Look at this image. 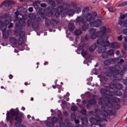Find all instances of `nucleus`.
<instances>
[{"label":"nucleus","mask_w":127,"mask_h":127,"mask_svg":"<svg viewBox=\"0 0 127 127\" xmlns=\"http://www.w3.org/2000/svg\"><path fill=\"white\" fill-rule=\"evenodd\" d=\"M109 69L110 71L107 72L106 75L108 77L113 76L114 83H111L109 85V86H105V89H102L101 90V94L104 96V99L107 100L108 103H106L107 102L104 100L100 99L99 104L103 106L101 108L102 111H100V109H97L95 110V112H94V111L89 112L90 115L95 117V119L91 118L90 122L91 124H94L95 122H97V124H95L96 126H100L102 122L107 121L109 116L115 115V112L111 109L112 108L118 109L116 106H114V105L120 103L121 100L114 96H122V93L120 90L115 92L113 90L111 91V90H114V89L122 90L123 89V85L118 83V82L119 80L123 79L122 76L125 75V72L127 70V64L124 66L123 69L121 71V66L118 65L113 67H110Z\"/></svg>","instance_id":"obj_1"},{"label":"nucleus","mask_w":127,"mask_h":127,"mask_svg":"<svg viewBox=\"0 0 127 127\" xmlns=\"http://www.w3.org/2000/svg\"><path fill=\"white\" fill-rule=\"evenodd\" d=\"M69 7H71L70 5H59L57 9L53 8L50 12L49 8H46L45 9L39 8V12L43 18H45L46 15L47 16H56L57 17L61 15L62 17H65L67 14L68 16H73L74 12H76V13L81 12V8L79 7H75V11L69 9Z\"/></svg>","instance_id":"obj_2"},{"label":"nucleus","mask_w":127,"mask_h":127,"mask_svg":"<svg viewBox=\"0 0 127 127\" xmlns=\"http://www.w3.org/2000/svg\"><path fill=\"white\" fill-rule=\"evenodd\" d=\"M111 31V29L109 28H106V27H102L100 28V31L98 32H96V29H91L89 33L90 36L86 35L84 38L85 40H89L90 38L91 39H95L98 37V34H101V37H102L103 39V47L102 48H98V53H105L107 51V46H109L111 48H113L114 49H118L121 47V44L119 43H112L111 44L110 43V42L108 41V38H109V36L105 35L106 33H108V32H110Z\"/></svg>","instance_id":"obj_3"},{"label":"nucleus","mask_w":127,"mask_h":127,"mask_svg":"<svg viewBox=\"0 0 127 127\" xmlns=\"http://www.w3.org/2000/svg\"><path fill=\"white\" fill-rule=\"evenodd\" d=\"M96 16L97 13L94 12L92 13V16L90 15H88L86 18L87 20H84L83 18L81 17H77L76 19V21L78 23H86V22L89 21L90 27H99V26H101L102 25V21L100 19L95 20V18Z\"/></svg>","instance_id":"obj_4"},{"label":"nucleus","mask_w":127,"mask_h":127,"mask_svg":"<svg viewBox=\"0 0 127 127\" xmlns=\"http://www.w3.org/2000/svg\"><path fill=\"white\" fill-rule=\"evenodd\" d=\"M23 117V114L19 112L18 108H16V109H11L9 110V111H7L6 121H9V122H10L11 123V121L15 118L16 122L21 123L22 122V120L21 118H22Z\"/></svg>","instance_id":"obj_5"},{"label":"nucleus","mask_w":127,"mask_h":127,"mask_svg":"<svg viewBox=\"0 0 127 127\" xmlns=\"http://www.w3.org/2000/svg\"><path fill=\"white\" fill-rule=\"evenodd\" d=\"M1 18L3 19L4 23L1 21H0V29L2 32L3 38H7L9 36V33L6 32V28H7L6 25L9 24V22L12 21V19H11V17L8 14H6L4 16H2Z\"/></svg>","instance_id":"obj_6"},{"label":"nucleus","mask_w":127,"mask_h":127,"mask_svg":"<svg viewBox=\"0 0 127 127\" xmlns=\"http://www.w3.org/2000/svg\"><path fill=\"white\" fill-rule=\"evenodd\" d=\"M20 13H22V12L19 13V9L17 10V11L15 12L16 19L14 20V22L15 23L16 29H21L22 27H24L26 25L25 20L23 19V16Z\"/></svg>","instance_id":"obj_7"},{"label":"nucleus","mask_w":127,"mask_h":127,"mask_svg":"<svg viewBox=\"0 0 127 127\" xmlns=\"http://www.w3.org/2000/svg\"><path fill=\"white\" fill-rule=\"evenodd\" d=\"M98 36L97 37H99V38L97 40V43H96L94 46H91L89 48V51L91 52H94V51L96 50V47H99V46H101V47H99V48H102L104 47V40L103 39V37L101 36L102 34H97Z\"/></svg>","instance_id":"obj_8"},{"label":"nucleus","mask_w":127,"mask_h":127,"mask_svg":"<svg viewBox=\"0 0 127 127\" xmlns=\"http://www.w3.org/2000/svg\"><path fill=\"white\" fill-rule=\"evenodd\" d=\"M122 57H119L115 59H112L108 60H105L104 62V65L106 66H109V65H111V64H113L114 63H118L119 65H121L122 63H124V61L123 59H121Z\"/></svg>","instance_id":"obj_9"},{"label":"nucleus","mask_w":127,"mask_h":127,"mask_svg":"<svg viewBox=\"0 0 127 127\" xmlns=\"http://www.w3.org/2000/svg\"><path fill=\"white\" fill-rule=\"evenodd\" d=\"M45 23L46 26H49L51 24L55 28H57L59 24H60V20L59 19L55 20L54 19L49 20L48 18H46Z\"/></svg>","instance_id":"obj_10"},{"label":"nucleus","mask_w":127,"mask_h":127,"mask_svg":"<svg viewBox=\"0 0 127 127\" xmlns=\"http://www.w3.org/2000/svg\"><path fill=\"white\" fill-rule=\"evenodd\" d=\"M89 12V7H85L82 11V16H78L77 17H81L83 20H87V17H88V15H90V16H93V13H90Z\"/></svg>","instance_id":"obj_11"},{"label":"nucleus","mask_w":127,"mask_h":127,"mask_svg":"<svg viewBox=\"0 0 127 127\" xmlns=\"http://www.w3.org/2000/svg\"><path fill=\"white\" fill-rule=\"evenodd\" d=\"M127 13L121 14L119 18V24H120V25H123V26L125 27H127V20H125V21H124V19H125V18H127Z\"/></svg>","instance_id":"obj_12"},{"label":"nucleus","mask_w":127,"mask_h":127,"mask_svg":"<svg viewBox=\"0 0 127 127\" xmlns=\"http://www.w3.org/2000/svg\"><path fill=\"white\" fill-rule=\"evenodd\" d=\"M51 113H52V116H56V115H58V117L59 121H60V122H62V120L63 119V117L62 116V113H61V111H60V110H51Z\"/></svg>","instance_id":"obj_13"},{"label":"nucleus","mask_w":127,"mask_h":127,"mask_svg":"<svg viewBox=\"0 0 127 127\" xmlns=\"http://www.w3.org/2000/svg\"><path fill=\"white\" fill-rule=\"evenodd\" d=\"M83 104L85 105L86 104H87L86 107L87 109H91L92 106H93V105H95L97 102L95 100L93 99V100H88V101H83L82 102Z\"/></svg>","instance_id":"obj_14"},{"label":"nucleus","mask_w":127,"mask_h":127,"mask_svg":"<svg viewBox=\"0 0 127 127\" xmlns=\"http://www.w3.org/2000/svg\"><path fill=\"white\" fill-rule=\"evenodd\" d=\"M19 34L21 38H19L18 39V43L19 45H21V44H23V37L25 36V32L24 31H20L19 32Z\"/></svg>","instance_id":"obj_15"},{"label":"nucleus","mask_w":127,"mask_h":127,"mask_svg":"<svg viewBox=\"0 0 127 127\" xmlns=\"http://www.w3.org/2000/svg\"><path fill=\"white\" fill-rule=\"evenodd\" d=\"M114 52L113 50H110L107 52V53H104L102 55V58L104 59H107L109 56H112V55H114Z\"/></svg>","instance_id":"obj_16"},{"label":"nucleus","mask_w":127,"mask_h":127,"mask_svg":"<svg viewBox=\"0 0 127 127\" xmlns=\"http://www.w3.org/2000/svg\"><path fill=\"white\" fill-rule=\"evenodd\" d=\"M49 3L52 7H55L56 3H58V4L62 3V0H56L55 1L51 0L49 1Z\"/></svg>","instance_id":"obj_17"},{"label":"nucleus","mask_w":127,"mask_h":127,"mask_svg":"<svg viewBox=\"0 0 127 127\" xmlns=\"http://www.w3.org/2000/svg\"><path fill=\"white\" fill-rule=\"evenodd\" d=\"M15 2L11 0H6L4 2L2 3V5L7 7L9 6L11 4H14Z\"/></svg>","instance_id":"obj_18"},{"label":"nucleus","mask_w":127,"mask_h":127,"mask_svg":"<svg viewBox=\"0 0 127 127\" xmlns=\"http://www.w3.org/2000/svg\"><path fill=\"white\" fill-rule=\"evenodd\" d=\"M82 122V126L83 127H86L88 125V119L86 117H83L81 119Z\"/></svg>","instance_id":"obj_19"},{"label":"nucleus","mask_w":127,"mask_h":127,"mask_svg":"<svg viewBox=\"0 0 127 127\" xmlns=\"http://www.w3.org/2000/svg\"><path fill=\"white\" fill-rule=\"evenodd\" d=\"M10 40V42L12 44H16L17 43V40H16L15 39V38L14 37H11L9 39Z\"/></svg>","instance_id":"obj_20"},{"label":"nucleus","mask_w":127,"mask_h":127,"mask_svg":"<svg viewBox=\"0 0 127 127\" xmlns=\"http://www.w3.org/2000/svg\"><path fill=\"white\" fill-rule=\"evenodd\" d=\"M32 26L33 28L34 29H35V27L33 26V24H32V21L31 20H28L27 22V27H30L31 26Z\"/></svg>","instance_id":"obj_21"},{"label":"nucleus","mask_w":127,"mask_h":127,"mask_svg":"<svg viewBox=\"0 0 127 127\" xmlns=\"http://www.w3.org/2000/svg\"><path fill=\"white\" fill-rule=\"evenodd\" d=\"M91 28V26H90V24L88 25L84 24L82 27V30L83 31H85V30H87V29Z\"/></svg>","instance_id":"obj_22"},{"label":"nucleus","mask_w":127,"mask_h":127,"mask_svg":"<svg viewBox=\"0 0 127 127\" xmlns=\"http://www.w3.org/2000/svg\"><path fill=\"white\" fill-rule=\"evenodd\" d=\"M84 48H85V46L84 45H83V46H79L78 47V51H76L77 54H80L81 53V50H83V49H84Z\"/></svg>","instance_id":"obj_23"},{"label":"nucleus","mask_w":127,"mask_h":127,"mask_svg":"<svg viewBox=\"0 0 127 127\" xmlns=\"http://www.w3.org/2000/svg\"><path fill=\"white\" fill-rule=\"evenodd\" d=\"M68 29L70 31H73L74 29H75V26H74V24L70 23L68 24Z\"/></svg>","instance_id":"obj_24"},{"label":"nucleus","mask_w":127,"mask_h":127,"mask_svg":"<svg viewBox=\"0 0 127 127\" xmlns=\"http://www.w3.org/2000/svg\"><path fill=\"white\" fill-rule=\"evenodd\" d=\"M98 78H100V81L101 83L103 82V81H107V78L105 77V76L102 75H98Z\"/></svg>","instance_id":"obj_25"},{"label":"nucleus","mask_w":127,"mask_h":127,"mask_svg":"<svg viewBox=\"0 0 127 127\" xmlns=\"http://www.w3.org/2000/svg\"><path fill=\"white\" fill-rule=\"evenodd\" d=\"M74 33L75 35L79 36V35H81V34H82V31L80 29H76Z\"/></svg>","instance_id":"obj_26"},{"label":"nucleus","mask_w":127,"mask_h":127,"mask_svg":"<svg viewBox=\"0 0 127 127\" xmlns=\"http://www.w3.org/2000/svg\"><path fill=\"white\" fill-rule=\"evenodd\" d=\"M53 88L54 89H56V88H57L58 89H59V93H61V91H60V90H61V89H62V86H61V85H57V86L55 85H53Z\"/></svg>","instance_id":"obj_27"},{"label":"nucleus","mask_w":127,"mask_h":127,"mask_svg":"<svg viewBox=\"0 0 127 127\" xmlns=\"http://www.w3.org/2000/svg\"><path fill=\"white\" fill-rule=\"evenodd\" d=\"M98 75L99 74V70H96V68H94L93 69V70L91 71V75Z\"/></svg>","instance_id":"obj_28"},{"label":"nucleus","mask_w":127,"mask_h":127,"mask_svg":"<svg viewBox=\"0 0 127 127\" xmlns=\"http://www.w3.org/2000/svg\"><path fill=\"white\" fill-rule=\"evenodd\" d=\"M76 118H77V115L75 113H72L71 115V121H74V120H76Z\"/></svg>","instance_id":"obj_29"},{"label":"nucleus","mask_w":127,"mask_h":127,"mask_svg":"<svg viewBox=\"0 0 127 127\" xmlns=\"http://www.w3.org/2000/svg\"><path fill=\"white\" fill-rule=\"evenodd\" d=\"M47 127H54L55 125L52 122H48L46 124Z\"/></svg>","instance_id":"obj_30"},{"label":"nucleus","mask_w":127,"mask_h":127,"mask_svg":"<svg viewBox=\"0 0 127 127\" xmlns=\"http://www.w3.org/2000/svg\"><path fill=\"white\" fill-rule=\"evenodd\" d=\"M22 49H21L20 50L21 51H23L24 49H26V50H29L28 48H27V46L25 44H23L22 45Z\"/></svg>","instance_id":"obj_31"},{"label":"nucleus","mask_w":127,"mask_h":127,"mask_svg":"<svg viewBox=\"0 0 127 127\" xmlns=\"http://www.w3.org/2000/svg\"><path fill=\"white\" fill-rule=\"evenodd\" d=\"M77 110H78V107L76 106H73L71 108V111H72V112H76Z\"/></svg>","instance_id":"obj_32"},{"label":"nucleus","mask_w":127,"mask_h":127,"mask_svg":"<svg viewBox=\"0 0 127 127\" xmlns=\"http://www.w3.org/2000/svg\"><path fill=\"white\" fill-rule=\"evenodd\" d=\"M127 1H126L125 2H123L118 5V7H120L121 6H125V5H127Z\"/></svg>","instance_id":"obj_33"},{"label":"nucleus","mask_w":127,"mask_h":127,"mask_svg":"<svg viewBox=\"0 0 127 127\" xmlns=\"http://www.w3.org/2000/svg\"><path fill=\"white\" fill-rule=\"evenodd\" d=\"M87 54H88V52L87 51H82L81 52V55L83 57H85Z\"/></svg>","instance_id":"obj_34"},{"label":"nucleus","mask_w":127,"mask_h":127,"mask_svg":"<svg viewBox=\"0 0 127 127\" xmlns=\"http://www.w3.org/2000/svg\"><path fill=\"white\" fill-rule=\"evenodd\" d=\"M52 122H53V123H58V118H56V117H53L52 119H51Z\"/></svg>","instance_id":"obj_35"},{"label":"nucleus","mask_w":127,"mask_h":127,"mask_svg":"<svg viewBox=\"0 0 127 127\" xmlns=\"http://www.w3.org/2000/svg\"><path fill=\"white\" fill-rule=\"evenodd\" d=\"M108 10L109 11H110V12H115V11H116V8L110 7V8H108Z\"/></svg>","instance_id":"obj_36"},{"label":"nucleus","mask_w":127,"mask_h":127,"mask_svg":"<svg viewBox=\"0 0 127 127\" xmlns=\"http://www.w3.org/2000/svg\"><path fill=\"white\" fill-rule=\"evenodd\" d=\"M33 5L34 6H39L40 5V2L39 1H36L33 3Z\"/></svg>","instance_id":"obj_37"},{"label":"nucleus","mask_w":127,"mask_h":127,"mask_svg":"<svg viewBox=\"0 0 127 127\" xmlns=\"http://www.w3.org/2000/svg\"><path fill=\"white\" fill-rule=\"evenodd\" d=\"M29 17L30 18V19L34 20L35 18V15H34V14H30L29 15Z\"/></svg>","instance_id":"obj_38"},{"label":"nucleus","mask_w":127,"mask_h":127,"mask_svg":"<svg viewBox=\"0 0 127 127\" xmlns=\"http://www.w3.org/2000/svg\"><path fill=\"white\" fill-rule=\"evenodd\" d=\"M70 95V94H69V93H67V94H66V95H65L64 96V99H65V100H66V101H69V98H66V96H67V97H69V96Z\"/></svg>","instance_id":"obj_39"},{"label":"nucleus","mask_w":127,"mask_h":127,"mask_svg":"<svg viewBox=\"0 0 127 127\" xmlns=\"http://www.w3.org/2000/svg\"><path fill=\"white\" fill-rule=\"evenodd\" d=\"M61 106L62 107V108H64V107H65V106H66V101H64L62 102Z\"/></svg>","instance_id":"obj_40"},{"label":"nucleus","mask_w":127,"mask_h":127,"mask_svg":"<svg viewBox=\"0 0 127 127\" xmlns=\"http://www.w3.org/2000/svg\"><path fill=\"white\" fill-rule=\"evenodd\" d=\"M80 113H81V114H82V115H86V110L82 109L81 110V111L80 112Z\"/></svg>","instance_id":"obj_41"},{"label":"nucleus","mask_w":127,"mask_h":127,"mask_svg":"<svg viewBox=\"0 0 127 127\" xmlns=\"http://www.w3.org/2000/svg\"><path fill=\"white\" fill-rule=\"evenodd\" d=\"M123 33L125 34V35H127V28L124 29L123 30Z\"/></svg>","instance_id":"obj_42"},{"label":"nucleus","mask_w":127,"mask_h":127,"mask_svg":"<svg viewBox=\"0 0 127 127\" xmlns=\"http://www.w3.org/2000/svg\"><path fill=\"white\" fill-rule=\"evenodd\" d=\"M8 27V28H11L13 27V23H10Z\"/></svg>","instance_id":"obj_43"},{"label":"nucleus","mask_w":127,"mask_h":127,"mask_svg":"<svg viewBox=\"0 0 127 127\" xmlns=\"http://www.w3.org/2000/svg\"><path fill=\"white\" fill-rule=\"evenodd\" d=\"M118 39L119 41H122L123 40V37H122V35L118 36Z\"/></svg>","instance_id":"obj_44"},{"label":"nucleus","mask_w":127,"mask_h":127,"mask_svg":"<svg viewBox=\"0 0 127 127\" xmlns=\"http://www.w3.org/2000/svg\"><path fill=\"white\" fill-rule=\"evenodd\" d=\"M28 10L30 12H32L33 11V8L32 7H30L29 8H28Z\"/></svg>","instance_id":"obj_45"},{"label":"nucleus","mask_w":127,"mask_h":127,"mask_svg":"<svg viewBox=\"0 0 127 127\" xmlns=\"http://www.w3.org/2000/svg\"><path fill=\"white\" fill-rule=\"evenodd\" d=\"M20 126H21V125H19V124L18 123H16L15 124V127H20Z\"/></svg>","instance_id":"obj_46"},{"label":"nucleus","mask_w":127,"mask_h":127,"mask_svg":"<svg viewBox=\"0 0 127 127\" xmlns=\"http://www.w3.org/2000/svg\"><path fill=\"white\" fill-rule=\"evenodd\" d=\"M41 6H42V7H45V6H46V4L42 3L41 4Z\"/></svg>","instance_id":"obj_47"},{"label":"nucleus","mask_w":127,"mask_h":127,"mask_svg":"<svg viewBox=\"0 0 127 127\" xmlns=\"http://www.w3.org/2000/svg\"><path fill=\"white\" fill-rule=\"evenodd\" d=\"M74 123L75 124H79L80 123V121H79L78 120H75L74 121Z\"/></svg>","instance_id":"obj_48"},{"label":"nucleus","mask_w":127,"mask_h":127,"mask_svg":"<svg viewBox=\"0 0 127 127\" xmlns=\"http://www.w3.org/2000/svg\"><path fill=\"white\" fill-rule=\"evenodd\" d=\"M79 39H75V44H76V45H78V44H79V42H78Z\"/></svg>","instance_id":"obj_49"},{"label":"nucleus","mask_w":127,"mask_h":127,"mask_svg":"<svg viewBox=\"0 0 127 127\" xmlns=\"http://www.w3.org/2000/svg\"><path fill=\"white\" fill-rule=\"evenodd\" d=\"M116 54L117 56H119V55H120V52L119 51H117L116 52Z\"/></svg>","instance_id":"obj_50"},{"label":"nucleus","mask_w":127,"mask_h":127,"mask_svg":"<svg viewBox=\"0 0 127 127\" xmlns=\"http://www.w3.org/2000/svg\"><path fill=\"white\" fill-rule=\"evenodd\" d=\"M64 115L65 117H67L68 116V113H67V112H65L64 113Z\"/></svg>","instance_id":"obj_51"},{"label":"nucleus","mask_w":127,"mask_h":127,"mask_svg":"<svg viewBox=\"0 0 127 127\" xmlns=\"http://www.w3.org/2000/svg\"><path fill=\"white\" fill-rule=\"evenodd\" d=\"M124 83L125 85L127 84V79L124 80Z\"/></svg>","instance_id":"obj_52"},{"label":"nucleus","mask_w":127,"mask_h":127,"mask_svg":"<svg viewBox=\"0 0 127 127\" xmlns=\"http://www.w3.org/2000/svg\"><path fill=\"white\" fill-rule=\"evenodd\" d=\"M88 81H92L93 80V77H90L89 79H88Z\"/></svg>","instance_id":"obj_53"},{"label":"nucleus","mask_w":127,"mask_h":127,"mask_svg":"<svg viewBox=\"0 0 127 127\" xmlns=\"http://www.w3.org/2000/svg\"><path fill=\"white\" fill-rule=\"evenodd\" d=\"M13 77V76L12 75H11V74H10V75H9V79H11Z\"/></svg>","instance_id":"obj_54"},{"label":"nucleus","mask_w":127,"mask_h":127,"mask_svg":"<svg viewBox=\"0 0 127 127\" xmlns=\"http://www.w3.org/2000/svg\"><path fill=\"white\" fill-rule=\"evenodd\" d=\"M124 39H125V41H126V42L127 43V37H125Z\"/></svg>","instance_id":"obj_55"},{"label":"nucleus","mask_w":127,"mask_h":127,"mask_svg":"<svg viewBox=\"0 0 127 127\" xmlns=\"http://www.w3.org/2000/svg\"><path fill=\"white\" fill-rule=\"evenodd\" d=\"M92 87H95H95H97L98 84H97V83H96L95 85V84H93V85H92Z\"/></svg>","instance_id":"obj_56"},{"label":"nucleus","mask_w":127,"mask_h":127,"mask_svg":"<svg viewBox=\"0 0 127 127\" xmlns=\"http://www.w3.org/2000/svg\"><path fill=\"white\" fill-rule=\"evenodd\" d=\"M21 110H22V111H25V108H24V107H22L21 108Z\"/></svg>","instance_id":"obj_57"},{"label":"nucleus","mask_w":127,"mask_h":127,"mask_svg":"<svg viewBox=\"0 0 127 127\" xmlns=\"http://www.w3.org/2000/svg\"><path fill=\"white\" fill-rule=\"evenodd\" d=\"M30 118H31V116L30 115H28L27 116V118H28V119H30Z\"/></svg>","instance_id":"obj_58"},{"label":"nucleus","mask_w":127,"mask_h":127,"mask_svg":"<svg viewBox=\"0 0 127 127\" xmlns=\"http://www.w3.org/2000/svg\"><path fill=\"white\" fill-rule=\"evenodd\" d=\"M47 64H48V63L46 62L44 64V65L45 66L46 65H47Z\"/></svg>","instance_id":"obj_59"},{"label":"nucleus","mask_w":127,"mask_h":127,"mask_svg":"<svg viewBox=\"0 0 127 127\" xmlns=\"http://www.w3.org/2000/svg\"><path fill=\"white\" fill-rule=\"evenodd\" d=\"M38 21H40L41 20V18L40 17H39L38 19L37 20Z\"/></svg>","instance_id":"obj_60"},{"label":"nucleus","mask_w":127,"mask_h":127,"mask_svg":"<svg viewBox=\"0 0 127 127\" xmlns=\"http://www.w3.org/2000/svg\"><path fill=\"white\" fill-rule=\"evenodd\" d=\"M83 40H81V43H80V45H82V44H84V43H83Z\"/></svg>","instance_id":"obj_61"},{"label":"nucleus","mask_w":127,"mask_h":127,"mask_svg":"<svg viewBox=\"0 0 127 127\" xmlns=\"http://www.w3.org/2000/svg\"><path fill=\"white\" fill-rule=\"evenodd\" d=\"M125 49H127V47L126 45L124 46Z\"/></svg>","instance_id":"obj_62"},{"label":"nucleus","mask_w":127,"mask_h":127,"mask_svg":"<svg viewBox=\"0 0 127 127\" xmlns=\"http://www.w3.org/2000/svg\"><path fill=\"white\" fill-rule=\"evenodd\" d=\"M20 127H25V126H23V125H21Z\"/></svg>","instance_id":"obj_63"},{"label":"nucleus","mask_w":127,"mask_h":127,"mask_svg":"<svg viewBox=\"0 0 127 127\" xmlns=\"http://www.w3.org/2000/svg\"><path fill=\"white\" fill-rule=\"evenodd\" d=\"M80 99H77V100H76V102H80Z\"/></svg>","instance_id":"obj_64"}]
</instances>
